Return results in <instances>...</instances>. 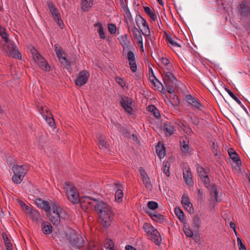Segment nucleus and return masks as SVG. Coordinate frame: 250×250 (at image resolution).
Wrapping results in <instances>:
<instances>
[{"label":"nucleus","mask_w":250,"mask_h":250,"mask_svg":"<svg viewBox=\"0 0 250 250\" xmlns=\"http://www.w3.org/2000/svg\"><path fill=\"white\" fill-rule=\"evenodd\" d=\"M200 219L198 216H195L193 219V226L194 229H198L200 227Z\"/></svg>","instance_id":"nucleus-43"},{"label":"nucleus","mask_w":250,"mask_h":250,"mask_svg":"<svg viewBox=\"0 0 250 250\" xmlns=\"http://www.w3.org/2000/svg\"><path fill=\"white\" fill-rule=\"evenodd\" d=\"M203 182L204 183L206 187L208 188L209 186V181L208 176L207 175L206 176H204L202 178H201Z\"/></svg>","instance_id":"nucleus-49"},{"label":"nucleus","mask_w":250,"mask_h":250,"mask_svg":"<svg viewBox=\"0 0 250 250\" xmlns=\"http://www.w3.org/2000/svg\"><path fill=\"white\" fill-rule=\"evenodd\" d=\"M135 21L138 27L140 28V25L142 26L146 24V21L139 15H137L135 17Z\"/></svg>","instance_id":"nucleus-34"},{"label":"nucleus","mask_w":250,"mask_h":250,"mask_svg":"<svg viewBox=\"0 0 250 250\" xmlns=\"http://www.w3.org/2000/svg\"><path fill=\"white\" fill-rule=\"evenodd\" d=\"M229 226H230V227L232 229H233L234 230V231L235 232H236V230H235L236 225H235V224L233 222H230L229 223Z\"/></svg>","instance_id":"nucleus-64"},{"label":"nucleus","mask_w":250,"mask_h":250,"mask_svg":"<svg viewBox=\"0 0 250 250\" xmlns=\"http://www.w3.org/2000/svg\"><path fill=\"white\" fill-rule=\"evenodd\" d=\"M95 201V209L99 216L101 223L105 227H109L112 220L110 206L103 201Z\"/></svg>","instance_id":"nucleus-1"},{"label":"nucleus","mask_w":250,"mask_h":250,"mask_svg":"<svg viewBox=\"0 0 250 250\" xmlns=\"http://www.w3.org/2000/svg\"><path fill=\"white\" fill-rule=\"evenodd\" d=\"M1 37V38L4 40L5 42H8V34L5 31L2 34H1L0 35Z\"/></svg>","instance_id":"nucleus-55"},{"label":"nucleus","mask_w":250,"mask_h":250,"mask_svg":"<svg viewBox=\"0 0 250 250\" xmlns=\"http://www.w3.org/2000/svg\"><path fill=\"white\" fill-rule=\"evenodd\" d=\"M42 231L45 234H48L52 231V227L49 222H43L42 224Z\"/></svg>","instance_id":"nucleus-28"},{"label":"nucleus","mask_w":250,"mask_h":250,"mask_svg":"<svg viewBox=\"0 0 250 250\" xmlns=\"http://www.w3.org/2000/svg\"><path fill=\"white\" fill-rule=\"evenodd\" d=\"M7 43V44L4 46V49L6 55L18 59H21V54L13 42L10 41Z\"/></svg>","instance_id":"nucleus-7"},{"label":"nucleus","mask_w":250,"mask_h":250,"mask_svg":"<svg viewBox=\"0 0 250 250\" xmlns=\"http://www.w3.org/2000/svg\"><path fill=\"white\" fill-rule=\"evenodd\" d=\"M51 205V209L52 208L51 213L52 214H62V209L60 207L58 204L56 202H52Z\"/></svg>","instance_id":"nucleus-29"},{"label":"nucleus","mask_w":250,"mask_h":250,"mask_svg":"<svg viewBox=\"0 0 250 250\" xmlns=\"http://www.w3.org/2000/svg\"><path fill=\"white\" fill-rule=\"evenodd\" d=\"M88 250H102L101 248L99 247L94 246L93 247L90 248V247L88 248Z\"/></svg>","instance_id":"nucleus-62"},{"label":"nucleus","mask_w":250,"mask_h":250,"mask_svg":"<svg viewBox=\"0 0 250 250\" xmlns=\"http://www.w3.org/2000/svg\"><path fill=\"white\" fill-rule=\"evenodd\" d=\"M2 236L6 247V249H10V248H12V244L10 242V240L8 239L7 236L4 234H2Z\"/></svg>","instance_id":"nucleus-44"},{"label":"nucleus","mask_w":250,"mask_h":250,"mask_svg":"<svg viewBox=\"0 0 250 250\" xmlns=\"http://www.w3.org/2000/svg\"><path fill=\"white\" fill-rule=\"evenodd\" d=\"M26 214H28L33 221L37 223L42 220L41 215L37 210L31 208L28 212H26Z\"/></svg>","instance_id":"nucleus-22"},{"label":"nucleus","mask_w":250,"mask_h":250,"mask_svg":"<svg viewBox=\"0 0 250 250\" xmlns=\"http://www.w3.org/2000/svg\"><path fill=\"white\" fill-rule=\"evenodd\" d=\"M55 21H58V25L60 26V27L62 29L63 26H64V25L63 24V22H62V19L60 18V16H59V19H56V20H55Z\"/></svg>","instance_id":"nucleus-59"},{"label":"nucleus","mask_w":250,"mask_h":250,"mask_svg":"<svg viewBox=\"0 0 250 250\" xmlns=\"http://www.w3.org/2000/svg\"><path fill=\"white\" fill-rule=\"evenodd\" d=\"M166 40L168 43L170 44L172 47H177L179 48L181 47V44L178 42H176L171 37L167 35Z\"/></svg>","instance_id":"nucleus-31"},{"label":"nucleus","mask_w":250,"mask_h":250,"mask_svg":"<svg viewBox=\"0 0 250 250\" xmlns=\"http://www.w3.org/2000/svg\"><path fill=\"white\" fill-rule=\"evenodd\" d=\"M95 27L97 28V32L99 33L100 38L101 39H104L105 38L104 29L103 24L101 22H98L94 24Z\"/></svg>","instance_id":"nucleus-26"},{"label":"nucleus","mask_w":250,"mask_h":250,"mask_svg":"<svg viewBox=\"0 0 250 250\" xmlns=\"http://www.w3.org/2000/svg\"><path fill=\"white\" fill-rule=\"evenodd\" d=\"M197 171L200 178H202L204 176L207 175L205 169L202 167H198Z\"/></svg>","instance_id":"nucleus-52"},{"label":"nucleus","mask_w":250,"mask_h":250,"mask_svg":"<svg viewBox=\"0 0 250 250\" xmlns=\"http://www.w3.org/2000/svg\"><path fill=\"white\" fill-rule=\"evenodd\" d=\"M96 199H93L88 196H83V197L80 199L81 202V207L83 209L84 208L85 209H89L92 207H95V204L96 203Z\"/></svg>","instance_id":"nucleus-11"},{"label":"nucleus","mask_w":250,"mask_h":250,"mask_svg":"<svg viewBox=\"0 0 250 250\" xmlns=\"http://www.w3.org/2000/svg\"><path fill=\"white\" fill-rule=\"evenodd\" d=\"M64 188L68 200L74 204L79 202V192L76 188L69 182H65Z\"/></svg>","instance_id":"nucleus-4"},{"label":"nucleus","mask_w":250,"mask_h":250,"mask_svg":"<svg viewBox=\"0 0 250 250\" xmlns=\"http://www.w3.org/2000/svg\"><path fill=\"white\" fill-rule=\"evenodd\" d=\"M148 107L149 108V110H151V112H153L154 116L156 118L158 119L160 116V114L156 107L154 105H151Z\"/></svg>","instance_id":"nucleus-42"},{"label":"nucleus","mask_w":250,"mask_h":250,"mask_svg":"<svg viewBox=\"0 0 250 250\" xmlns=\"http://www.w3.org/2000/svg\"><path fill=\"white\" fill-rule=\"evenodd\" d=\"M130 48H133L132 46L130 45L128 46L127 44L126 46H124L123 52L124 53L127 51L126 59L129 62L131 70L134 73L137 71V65L135 62V58L133 52L131 50L128 51V49H130Z\"/></svg>","instance_id":"nucleus-8"},{"label":"nucleus","mask_w":250,"mask_h":250,"mask_svg":"<svg viewBox=\"0 0 250 250\" xmlns=\"http://www.w3.org/2000/svg\"><path fill=\"white\" fill-rule=\"evenodd\" d=\"M108 30L112 34H115L116 32V27L115 24L110 23L108 25Z\"/></svg>","instance_id":"nucleus-48"},{"label":"nucleus","mask_w":250,"mask_h":250,"mask_svg":"<svg viewBox=\"0 0 250 250\" xmlns=\"http://www.w3.org/2000/svg\"><path fill=\"white\" fill-rule=\"evenodd\" d=\"M163 79L167 91L169 93H173L174 89L176 87L177 82L174 75L170 72H167L163 76Z\"/></svg>","instance_id":"nucleus-5"},{"label":"nucleus","mask_w":250,"mask_h":250,"mask_svg":"<svg viewBox=\"0 0 250 250\" xmlns=\"http://www.w3.org/2000/svg\"><path fill=\"white\" fill-rule=\"evenodd\" d=\"M229 157L233 160V161L236 163L237 166L241 165V161L237 153L231 154V155H230Z\"/></svg>","instance_id":"nucleus-39"},{"label":"nucleus","mask_w":250,"mask_h":250,"mask_svg":"<svg viewBox=\"0 0 250 250\" xmlns=\"http://www.w3.org/2000/svg\"><path fill=\"white\" fill-rule=\"evenodd\" d=\"M154 216V217L153 220L156 222L164 220L163 216L160 213L156 212Z\"/></svg>","instance_id":"nucleus-50"},{"label":"nucleus","mask_w":250,"mask_h":250,"mask_svg":"<svg viewBox=\"0 0 250 250\" xmlns=\"http://www.w3.org/2000/svg\"><path fill=\"white\" fill-rule=\"evenodd\" d=\"M186 100L194 109L201 110L203 105L196 98H193L191 95H188L186 96Z\"/></svg>","instance_id":"nucleus-14"},{"label":"nucleus","mask_w":250,"mask_h":250,"mask_svg":"<svg viewBox=\"0 0 250 250\" xmlns=\"http://www.w3.org/2000/svg\"><path fill=\"white\" fill-rule=\"evenodd\" d=\"M61 214H52L51 211L46 212V216L49 220L54 225L58 226L61 222L60 215Z\"/></svg>","instance_id":"nucleus-17"},{"label":"nucleus","mask_w":250,"mask_h":250,"mask_svg":"<svg viewBox=\"0 0 250 250\" xmlns=\"http://www.w3.org/2000/svg\"><path fill=\"white\" fill-rule=\"evenodd\" d=\"M123 107L129 114L132 113L133 110L131 107L132 100L128 97H123L120 102Z\"/></svg>","instance_id":"nucleus-13"},{"label":"nucleus","mask_w":250,"mask_h":250,"mask_svg":"<svg viewBox=\"0 0 250 250\" xmlns=\"http://www.w3.org/2000/svg\"><path fill=\"white\" fill-rule=\"evenodd\" d=\"M210 192L212 198V200L217 202V191L216 188L214 185H212L210 189Z\"/></svg>","instance_id":"nucleus-36"},{"label":"nucleus","mask_w":250,"mask_h":250,"mask_svg":"<svg viewBox=\"0 0 250 250\" xmlns=\"http://www.w3.org/2000/svg\"><path fill=\"white\" fill-rule=\"evenodd\" d=\"M54 48L57 56L61 63L68 69L70 66V62L65 57L64 52L62 50V47L57 44L54 45Z\"/></svg>","instance_id":"nucleus-9"},{"label":"nucleus","mask_w":250,"mask_h":250,"mask_svg":"<svg viewBox=\"0 0 250 250\" xmlns=\"http://www.w3.org/2000/svg\"><path fill=\"white\" fill-rule=\"evenodd\" d=\"M143 26L144 27V32H143V31L142 30H141V31L142 33V34L144 36L149 35L150 33V30H149L148 25L146 21V24H144Z\"/></svg>","instance_id":"nucleus-45"},{"label":"nucleus","mask_w":250,"mask_h":250,"mask_svg":"<svg viewBox=\"0 0 250 250\" xmlns=\"http://www.w3.org/2000/svg\"><path fill=\"white\" fill-rule=\"evenodd\" d=\"M184 232L187 237H191L193 236V234L192 230L188 228H185L184 229Z\"/></svg>","instance_id":"nucleus-53"},{"label":"nucleus","mask_w":250,"mask_h":250,"mask_svg":"<svg viewBox=\"0 0 250 250\" xmlns=\"http://www.w3.org/2000/svg\"><path fill=\"white\" fill-rule=\"evenodd\" d=\"M156 152L160 158L164 157L165 156V147L158 144L155 147Z\"/></svg>","instance_id":"nucleus-33"},{"label":"nucleus","mask_w":250,"mask_h":250,"mask_svg":"<svg viewBox=\"0 0 250 250\" xmlns=\"http://www.w3.org/2000/svg\"><path fill=\"white\" fill-rule=\"evenodd\" d=\"M239 13L241 15L245 17L250 14V6L245 1H242L239 5Z\"/></svg>","instance_id":"nucleus-21"},{"label":"nucleus","mask_w":250,"mask_h":250,"mask_svg":"<svg viewBox=\"0 0 250 250\" xmlns=\"http://www.w3.org/2000/svg\"><path fill=\"white\" fill-rule=\"evenodd\" d=\"M33 53V59L38 63L39 66L44 71H49L50 67L47 64L45 60L42 57V56L38 52Z\"/></svg>","instance_id":"nucleus-10"},{"label":"nucleus","mask_w":250,"mask_h":250,"mask_svg":"<svg viewBox=\"0 0 250 250\" xmlns=\"http://www.w3.org/2000/svg\"><path fill=\"white\" fill-rule=\"evenodd\" d=\"M188 140L186 137H182L180 140V146L183 153L185 154H189L190 150L188 146Z\"/></svg>","instance_id":"nucleus-19"},{"label":"nucleus","mask_w":250,"mask_h":250,"mask_svg":"<svg viewBox=\"0 0 250 250\" xmlns=\"http://www.w3.org/2000/svg\"><path fill=\"white\" fill-rule=\"evenodd\" d=\"M143 228L146 233L150 235L151 238L154 240L155 244L156 245H160L162 242V238L157 229L147 223H145L144 225Z\"/></svg>","instance_id":"nucleus-6"},{"label":"nucleus","mask_w":250,"mask_h":250,"mask_svg":"<svg viewBox=\"0 0 250 250\" xmlns=\"http://www.w3.org/2000/svg\"><path fill=\"white\" fill-rule=\"evenodd\" d=\"M18 203L22 209L26 212H28L31 208H30L27 205L25 204L23 201L21 200H18Z\"/></svg>","instance_id":"nucleus-40"},{"label":"nucleus","mask_w":250,"mask_h":250,"mask_svg":"<svg viewBox=\"0 0 250 250\" xmlns=\"http://www.w3.org/2000/svg\"><path fill=\"white\" fill-rule=\"evenodd\" d=\"M191 120L192 121V123L194 125H198L199 124V120L197 117L194 116V117H191Z\"/></svg>","instance_id":"nucleus-57"},{"label":"nucleus","mask_w":250,"mask_h":250,"mask_svg":"<svg viewBox=\"0 0 250 250\" xmlns=\"http://www.w3.org/2000/svg\"><path fill=\"white\" fill-rule=\"evenodd\" d=\"M28 170V167L26 165H13L12 171L14 175L12 176L13 182L17 184H20L26 174Z\"/></svg>","instance_id":"nucleus-3"},{"label":"nucleus","mask_w":250,"mask_h":250,"mask_svg":"<svg viewBox=\"0 0 250 250\" xmlns=\"http://www.w3.org/2000/svg\"><path fill=\"white\" fill-rule=\"evenodd\" d=\"M123 197V192L121 189H118L115 194V198L116 201L118 203L122 202V198Z\"/></svg>","instance_id":"nucleus-38"},{"label":"nucleus","mask_w":250,"mask_h":250,"mask_svg":"<svg viewBox=\"0 0 250 250\" xmlns=\"http://www.w3.org/2000/svg\"><path fill=\"white\" fill-rule=\"evenodd\" d=\"M181 203L184 208L189 213L192 214L194 212L192 205L190 203L188 197L184 195L182 197Z\"/></svg>","instance_id":"nucleus-16"},{"label":"nucleus","mask_w":250,"mask_h":250,"mask_svg":"<svg viewBox=\"0 0 250 250\" xmlns=\"http://www.w3.org/2000/svg\"><path fill=\"white\" fill-rule=\"evenodd\" d=\"M169 165L168 162H164L163 163V170L164 173H165L167 176L169 175Z\"/></svg>","instance_id":"nucleus-46"},{"label":"nucleus","mask_w":250,"mask_h":250,"mask_svg":"<svg viewBox=\"0 0 250 250\" xmlns=\"http://www.w3.org/2000/svg\"><path fill=\"white\" fill-rule=\"evenodd\" d=\"M212 149H213V152L214 153V154L215 155H216L217 154V146H215V144L214 142H213L212 143Z\"/></svg>","instance_id":"nucleus-61"},{"label":"nucleus","mask_w":250,"mask_h":250,"mask_svg":"<svg viewBox=\"0 0 250 250\" xmlns=\"http://www.w3.org/2000/svg\"><path fill=\"white\" fill-rule=\"evenodd\" d=\"M142 179H143V183L145 185L146 187V188H152V185L151 184L149 178L148 176V175L144 177H143Z\"/></svg>","instance_id":"nucleus-41"},{"label":"nucleus","mask_w":250,"mask_h":250,"mask_svg":"<svg viewBox=\"0 0 250 250\" xmlns=\"http://www.w3.org/2000/svg\"><path fill=\"white\" fill-rule=\"evenodd\" d=\"M145 12L150 17L151 19L153 21H155L157 17L155 13H154L149 7L147 6L144 7Z\"/></svg>","instance_id":"nucleus-32"},{"label":"nucleus","mask_w":250,"mask_h":250,"mask_svg":"<svg viewBox=\"0 0 250 250\" xmlns=\"http://www.w3.org/2000/svg\"><path fill=\"white\" fill-rule=\"evenodd\" d=\"M183 178L187 185L191 186L193 184L192 175L189 168L185 167L183 170Z\"/></svg>","instance_id":"nucleus-23"},{"label":"nucleus","mask_w":250,"mask_h":250,"mask_svg":"<svg viewBox=\"0 0 250 250\" xmlns=\"http://www.w3.org/2000/svg\"><path fill=\"white\" fill-rule=\"evenodd\" d=\"M139 172L142 178L145 177L146 176H147V174L145 170L142 167H140L139 168Z\"/></svg>","instance_id":"nucleus-58"},{"label":"nucleus","mask_w":250,"mask_h":250,"mask_svg":"<svg viewBox=\"0 0 250 250\" xmlns=\"http://www.w3.org/2000/svg\"><path fill=\"white\" fill-rule=\"evenodd\" d=\"M35 203L38 208L44 210L46 212L50 211L51 205L48 201L39 198L35 199Z\"/></svg>","instance_id":"nucleus-15"},{"label":"nucleus","mask_w":250,"mask_h":250,"mask_svg":"<svg viewBox=\"0 0 250 250\" xmlns=\"http://www.w3.org/2000/svg\"><path fill=\"white\" fill-rule=\"evenodd\" d=\"M45 119H46V121L48 123V124L51 127L54 126L55 122H54V119L52 117H47V116H46Z\"/></svg>","instance_id":"nucleus-51"},{"label":"nucleus","mask_w":250,"mask_h":250,"mask_svg":"<svg viewBox=\"0 0 250 250\" xmlns=\"http://www.w3.org/2000/svg\"><path fill=\"white\" fill-rule=\"evenodd\" d=\"M98 139L101 149H105L108 148L109 146L106 144V142H105V137L103 135L99 134L98 135Z\"/></svg>","instance_id":"nucleus-30"},{"label":"nucleus","mask_w":250,"mask_h":250,"mask_svg":"<svg viewBox=\"0 0 250 250\" xmlns=\"http://www.w3.org/2000/svg\"><path fill=\"white\" fill-rule=\"evenodd\" d=\"M231 97L234 99L239 104L242 105L241 101L237 98V97L233 94Z\"/></svg>","instance_id":"nucleus-60"},{"label":"nucleus","mask_w":250,"mask_h":250,"mask_svg":"<svg viewBox=\"0 0 250 250\" xmlns=\"http://www.w3.org/2000/svg\"><path fill=\"white\" fill-rule=\"evenodd\" d=\"M131 29H130L132 33L133 37L135 38L136 41L138 42L139 44H142L143 38L141 35V31L135 26H132Z\"/></svg>","instance_id":"nucleus-20"},{"label":"nucleus","mask_w":250,"mask_h":250,"mask_svg":"<svg viewBox=\"0 0 250 250\" xmlns=\"http://www.w3.org/2000/svg\"><path fill=\"white\" fill-rule=\"evenodd\" d=\"M65 238L70 246L75 249H80L83 246L84 239L75 230L69 229L65 232Z\"/></svg>","instance_id":"nucleus-2"},{"label":"nucleus","mask_w":250,"mask_h":250,"mask_svg":"<svg viewBox=\"0 0 250 250\" xmlns=\"http://www.w3.org/2000/svg\"><path fill=\"white\" fill-rule=\"evenodd\" d=\"M161 62L165 65H167L170 62L169 60L167 58L162 57L161 59Z\"/></svg>","instance_id":"nucleus-56"},{"label":"nucleus","mask_w":250,"mask_h":250,"mask_svg":"<svg viewBox=\"0 0 250 250\" xmlns=\"http://www.w3.org/2000/svg\"><path fill=\"white\" fill-rule=\"evenodd\" d=\"M124 16L126 23V27L128 30H130L131 27L134 25V23L131 13L128 8L125 10Z\"/></svg>","instance_id":"nucleus-18"},{"label":"nucleus","mask_w":250,"mask_h":250,"mask_svg":"<svg viewBox=\"0 0 250 250\" xmlns=\"http://www.w3.org/2000/svg\"><path fill=\"white\" fill-rule=\"evenodd\" d=\"M147 207L149 208L154 210L158 208V204L154 201H149L147 203Z\"/></svg>","instance_id":"nucleus-47"},{"label":"nucleus","mask_w":250,"mask_h":250,"mask_svg":"<svg viewBox=\"0 0 250 250\" xmlns=\"http://www.w3.org/2000/svg\"><path fill=\"white\" fill-rule=\"evenodd\" d=\"M47 5L50 12H51L52 16L54 18V19H58L59 16H60V15L58 12V9L55 7L53 2L51 1H47Z\"/></svg>","instance_id":"nucleus-24"},{"label":"nucleus","mask_w":250,"mask_h":250,"mask_svg":"<svg viewBox=\"0 0 250 250\" xmlns=\"http://www.w3.org/2000/svg\"><path fill=\"white\" fill-rule=\"evenodd\" d=\"M174 212L179 219L182 222H183L185 218L184 214L183 211L179 208L177 207L175 208Z\"/></svg>","instance_id":"nucleus-35"},{"label":"nucleus","mask_w":250,"mask_h":250,"mask_svg":"<svg viewBox=\"0 0 250 250\" xmlns=\"http://www.w3.org/2000/svg\"><path fill=\"white\" fill-rule=\"evenodd\" d=\"M125 248L126 250H137L135 248L130 245H126Z\"/></svg>","instance_id":"nucleus-63"},{"label":"nucleus","mask_w":250,"mask_h":250,"mask_svg":"<svg viewBox=\"0 0 250 250\" xmlns=\"http://www.w3.org/2000/svg\"><path fill=\"white\" fill-rule=\"evenodd\" d=\"M89 76V73L83 70L79 73V76L75 80V83L77 85L82 86L86 83L88 78Z\"/></svg>","instance_id":"nucleus-12"},{"label":"nucleus","mask_w":250,"mask_h":250,"mask_svg":"<svg viewBox=\"0 0 250 250\" xmlns=\"http://www.w3.org/2000/svg\"><path fill=\"white\" fill-rule=\"evenodd\" d=\"M163 130L166 136L168 137L173 133L174 128L170 122H167L164 124Z\"/></svg>","instance_id":"nucleus-25"},{"label":"nucleus","mask_w":250,"mask_h":250,"mask_svg":"<svg viewBox=\"0 0 250 250\" xmlns=\"http://www.w3.org/2000/svg\"><path fill=\"white\" fill-rule=\"evenodd\" d=\"M115 81L122 87H123L125 85V84L121 78L119 77H116Z\"/></svg>","instance_id":"nucleus-54"},{"label":"nucleus","mask_w":250,"mask_h":250,"mask_svg":"<svg viewBox=\"0 0 250 250\" xmlns=\"http://www.w3.org/2000/svg\"><path fill=\"white\" fill-rule=\"evenodd\" d=\"M94 0H82L81 2L82 9L83 11H87L93 4Z\"/></svg>","instance_id":"nucleus-27"},{"label":"nucleus","mask_w":250,"mask_h":250,"mask_svg":"<svg viewBox=\"0 0 250 250\" xmlns=\"http://www.w3.org/2000/svg\"><path fill=\"white\" fill-rule=\"evenodd\" d=\"M104 246L106 250H116L114 248V243L111 239L106 240Z\"/></svg>","instance_id":"nucleus-37"}]
</instances>
